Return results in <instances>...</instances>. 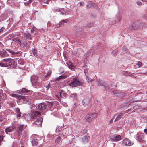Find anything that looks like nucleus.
Wrapping results in <instances>:
<instances>
[{
	"label": "nucleus",
	"mask_w": 147,
	"mask_h": 147,
	"mask_svg": "<svg viewBox=\"0 0 147 147\" xmlns=\"http://www.w3.org/2000/svg\"><path fill=\"white\" fill-rule=\"evenodd\" d=\"M87 78V80L88 82L91 81L92 79L89 77L88 75L86 76Z\"/></svg>",
	"instance_id": "obj_45"
},
{
	"label": "nucleus",
	"mask_w": 147,
	"mask_h": 147,
	"mask_svg": "<svg viewBox=\"0 0 147 147\" xmlns=\"http://www.w3.org/2000/svg\"><path fill=\"white\" fill-rule=\"evenodd\" d=\"M53 102H47V105L49 107V108H50L53 106Z\"/></svg>",
	"instance_id": "obj_36"
},
{
	"label": "nucleus",
	"mask_w": 147,
	"mask_h": 147,
	"mask_svg": "<svg viewBox=\"0 0 147 147\" xmlns=\"http://www.w3.org/2000/svg\"><path fill=\"white\" fill-rule=\"evenodd\" d=\"M51 74V72H49L46 75V77H47L49 76Z\"/></svg>",
	"instance_id": "obj_59"
},
{
	"label": "nucleus",
	"mask_w": 147,
	"mask_h": 147,
	"mask_svg": "<svg viewBox=\"0 0 147 147\" xmlns=\"http://www.w3.org/2000/svg\"><path fill=\"white\" fill-rule=\"evenodd\" d=\"M9 66L12 67H15L17 65L16 62L14 60L10 58Z\"/></svg>",
	"instance_id": "obj_12"
},
{
	"label": "nucleus",
	"mask_w": 147,
	"mask_h": 147,
	"mask_svg": "<svg viewBox=\"0 0 147 147\" xmlns=\"http://www.w3.org/2000/svg\"><path fill=\"white\" fill-rule=\"evenodd\" d=\"M41 113L38 111H33L32 113L31 114L32 116V119H35L36 118L37 116L40 115Z\"/></svg>",
	"instance_id": "obj_13"
},
{
	"label": "nucleus",
	"mask_w": 147,
	"mask_h": 147,
	"mask_svg": "<svg viewBox=\"0 0 147 147\" xmlns=\"http://www.w3.org/2000/svg\"><path fill=\"white\" fill-rule=\"evenodd\" d=\"M46 87L47 88V90L49 89V88L50 87V85H49V83L48 85L47 86H46Z\"/></svg>",
	"instance_id": "obj_53"
},
{
	"label": "nucleus",
	"mask_w": 147,
	"mask_h": 147,
	"mask_svg": "<svg viewBox=\"0 0 147 147\" xmlns=\"http://www.w3.org/2000/svg\"><path fill=\"white\" fill-rule=\"evenodd\" d=\"M29 91V90H27L25 88H23L22 90V92H28Z\"/></svg>",
	"instance_id": "obj_42"
},
{
	"label": "nucleus",
	"mask_w": 147,
	"mask_h": 147,
	"mask_svg": "<svg viewBox=\"0 0 147 147\" xmlns=\"http://www.w3.org/2000/svg\"><path fill=\"white\" fill-rule=\"evenodd\" d=\"M113 93L115 95L117 96L119 98H121L123 96L121 93L118 91L114 90L113 92Z\"/></svg>",
	"instance_id": "obj_19"
},
{
	"label": "nucleus",
	"mask_w": 147,
	"mask_h": 147,
	"mask_svg": "<svg viewBox=\"0 0 147 147\" xmlns=\"http://www.w3.org/2000/svg\"><path fill=\"white\" fill-rule=\"evenodd\" d=\"M104 88H105V90H107L109 89V86L107 84L105 83V86H104Z\"/></svg>",
	"instance_id": "obj_46"
},
{
	"label": "nucleus",
	"mask_w": 147,
	"mask_h": 147,
	"mask_svg": "<svg viewBox=\"0 0 147 147\" xmlns=\"http://www.w3.org/2000/svg\"><path fill=\"white\" fill-rule=\"evenodd\" d=\"M5 28H1L0 29V32H2L4 30Z\"/></svg>",
	"instance_id": "obj_58"
},
{
	"label": "nucleus",
	"mask_w": 147,
	"mask_h": 147,
	"mask_svg": "<svg viewBox=\"0 0 147 147\" xmlns=\"http://www.w3.org/2000/svg\"><path fill=\"white\" fill-rule=\"evenodd\" d=\"M69 85L73 87H75L82 85V83L77 78H74L71 80V82L69 84Z\"/></svg>",
	"instance_id": "obj_3"
},
{
	"label": "nucleus",
	"mask_w": 147,
	"mask_h": 147,
	"mask_svg": "<svg viewBox=\"0 0 147 147\" xmlns=\"http://www.w3.org/2000/svg\"><path fill=\"white\" fill-rule=\"evenodd\" d=\"M15 111L17 113H21L20 111V109L18 108H16L15 109Z\"/></svg>",
	"instance_id": "obj_43"
},
{
	"label": "nucleus",
	"mask_w": 147,
	"mask_h": 147,
	"mask_svg": "<svg viewBox=\"0 0 147 147\" xmlns=\"http://www.w3.org/2000/svg\"><path fill=\"white\" fill-rule=\"evenodd\" d=\"M67 22V19H66L65 20H62L59 23V24H57V26L61 27H62L64 23H66Z\"/></svg>",
	"instance_id": "obj_18"
},
{
	"label": "nucleus",
	"mask_w": 147,
	"mask_h": 147,
	"mask_svg": "<svg viewBox=\"0 0 147 147\" xmlns=\"http://www.w3.org/2000/svg\"><path fill=\"white\" fill-rule=\"evenodd\" d=\"M5 50L11 53L12 55H14L15 54H17L18 53V51L16 52L13 51L9 49H6Z\"/></svg>",
	"instance_id": "obj_27"
},
{
	"label": "nucleus",
	"mask_w": 147,
	"mask_h": 147,
	"mask_svg": "<svg viewBox=\"0 0 147 147\" xmlns=\"http://www.w3.org/2000/svg\"><path fill=\"white\" fill-rule=\"evenodd\" d=\"M21 113H17L16 114L17 117L18 119H20L21 116Z\"/></svg>",
	"instance_id": "obj_44"
},
{
	"label": "nucleus",
	"mask_w": 147,
	"mask_h": 147,
	"mask_svg": "<svg viewBox=\"0 0 147 147\" xmlns=\"http://www.w3.org/2000/svg\"><path fill=\"white\" fill-rule=\"evenodd\" d=\"M9 54L5 50H3L2 51H0V56L2 57H7Z\"/></svg>",
	"instance_id": "obj_15"
},
{
	"label": "nucleus",
	"mask_w": 147,
	"mask_h": 147,
	"mask_svg": "<svg viewBox=\"0 0 147 147\" xmlns=\"http://www.w3.org/2000/svg\"><path fill=\"white\" fill-rule=\"evenodd\" d=\"M105 82L102 80H100L97 81V84L98 85L104 86Z\"/></svg>",
	"instance_id": "obj_29"
},
{
	"label": "nucleus",
	"mask_w": 147,
	"mask_h": 147,
	"mask_svg": "<svg viewBox=\"0 0 147 147\" xmlns=\"http://www.w3.org/2000/svg\"><path fill=\"white\" fill-rule=\"evenodd\" d=\"M7 14H2L0 16V21H3L5 20L7 18Z\"/></svg>",
	"instance_id": "obj_24"
},
{
	"label": "nucleus",
	"mask_w": 147,
	"mask_h": 147,
	"mask_svg": "<svg viewBox=\"0 0 147 147\" xmlns=\"http://www.w3.org/2000/svg\"><path fill=\"white\" fill-rule=\"evenodd\" d=\"M47 105L45 103H41L38 106V108L40 110H43L46 108Z\"/></svg>",
	"instance_id": "obj_11"
},
{
	"label": "nucleus",
	"mask_w": 147,
	"mask_h": 147,
	"mask_svg": "<svg viewBox=\"0 0 147 147\" xmlns=\"http://www.w3.org/2000/svg\"><path fill=\"white\" fill-rule=\"evenodd\" d=\"M13 42H15L16 43H17L19 45H20L21 43V40H20L19 37H17L16 38H14L13 39Z\"/></svg>",
	"instance_id": "obj_22"
},
{
	"label": "nucleus",
	"mask_w": 147,
	"mask_h": 147,
	"mask_svg": "<svg viewBox=\"0 0 147 147\" xmlns=\"http://www.w3.org/2000/svg\"><path fill=\"white\" fill-rule=\"evenodd\" d=\"M42 122V117H39L34 122V123L36 125H40L41 124Z\"/></svg>",
	"instance_id": "obj_21"
},
{
	"label": "nucleus",
	"mask_w": 147,
	"mask_h": 147,
	"mask_svg": "<svg viewBox=\"0 0 147 147\" xmlns=\"http://www.w3.org/2000/svg\"><path fill=\"white\" fill-rule=\"evenodd\" d=\"M97 115L96 113H93L91 115H87L85 119L86 121L88 122H89L92 119L95 118Z\"/></svg>",
	"instance_id": "obj_9"
},
{
	"label": "nucleus",
	"mask_w": 147,
	"mask_h": 147,
	"mask_svg": "<svg viewBox=\"0 0 147 147\" xmlns=\"http://www.w3.org/2000/svg\"><path fill=\"white\" fill-rule=\"evenodd\" d=\"M132 28H134L136 27H140V26L139 25H140V24L139 23H136V24L132 23Z\"/></svg>",
	"instance_id": "obj_33"
},
{
	"label": "nucleus",
	"mask_w": 147,
	"mask_h": 147,
	"mask_svg": "<svg viewBox=\"0 0 147 147\" xmlns=\"http://www.w3.org/2000/svg\"><path fill=\"white\" fill-rule=\"evenodd\" d=\"M61 12L62 14H66L67 13V11L65 10H63Z\"/></svg>",
	"instance_id": "obj_47"
},
{
	"label": "nucleus",
	"mask_w": 147,
	"mask_h": 147,
	"mask_svg": "<svg viewBox=\"0 0 147 147\" xmlns=\"http://www.w3.org/2000/svg\"><path fill=\"white\" fill-rule=\"evenodd\" d=\"M144 131L146 134H147V129H144Z\"/></svg>",
	"instance_id": "obj_56"
},
{
	"label": "nucleus",
	"mask_w": 147,
	"mask_h": 147,
	"mask_svg": "<svg viewBox=\"0 0 147 147\" xmlns=\"http://www.w3.org/2000/svg\"><path fill=\"white\" fill-rule=\"evenodd\" d=\"M14 130V128L12 126L6 128L5 129V131L7 134L9 132H11Z\"/></svg>",
	"instance_id": "obj_20"
},
{
	"label": "nucleus",
	"mask_w": 147,
	"mask_h": 147,
	"mask_svg": "<svg viewBox=\"0 0 147 147\" xmlns=\"http://www.w3.org/2000/svg\"><path fill=\"white\" fill-rule=\"evenodd\" d=\"M117 49H115L114 50H113L112 52V53L114 55H115L116 53L117 52Z\"/></svg>",
	"instance_id": "obj_50"
},
{
	"label": "nucleus",
	"mask_w": 147,
	"mask_h": 147,
	"mask_svg": "<svg viewBox=\"0 0 147 147\" xmlns=\"http://www.w3.org/2000/svg\"><path fill=\"white\" fill-rule=\"evenodd\" d=\"M31 138L32 139V143L33 146H36L38 144L41 145V144L39 142V140H41V138L37 135L33 134L31 136Z\"/></svg>",
	"instance_id": "obj_1"
},
{
	"label": "nucleus",
	"mask_w": 147,
	"mask_h": 147,
	"mask_svg": "<svg viewBox=\"0 0 147 147\" xmlns=\"http://www.w3.org/2000/svg\"><path fill=\"white\" fill-rule=\"evenodd\" d=\"M24 118L26 121H29L32 119V114H28L24 116Z\"/></svg>",
	"instance_id": "obj_17"
},
{
	"label": "nucleus",
	"mask_w": 147,
	"mask_h": 147,
	"mask_svg": "<svg viewBox=\"0 0 147 147\" xmlns=\"http://www.w3.org/2000/svg\"><path fill=\"white\" fill-rule=\"evenodd\" d=\"M65 94L64 92L63 91H61L58 93V95H56V97L60 100V97L61 98H63L65 96Z\"/></svg>",
	"instance_id": "obj_16"
},
{
	"label": "nucleus",
	"mask_w": 147,
	"mask_h": 147,
	"mask_svg": "<svg viewBox=\"0 0 147 147\" xmlns=\"http://www.w3.org/2000/svg\"><path fill=\"white\" fill-rule=\"evenodd\" d=\"M114 117L113 118H112V119L110 121L109 123H112L113 121V119H114Z\"/></svg>",
	"instance_id": "obj_57"
},
{
	"label": "nucleus",
	"mask_w": 147,
	"mask_h": 147,
	"mask_svg": "<svg viewBox=\"0 0 147 147\" xmlns=\"http://www.w3.org/2000/svg\"><path fill=\"white\" fill-rule=\"evenodd\" d=\"M10 58L5 59L0 62V66L3 67H8L9 65Z\"/></svg>",
	"instance_id": "obj_4"
},
{
	"label": "nucleus",
	"mask_w": 147,
	"mask_h": 147,
	"mask_svg": "<svg viewBox=\"0 0 147 147\" xmlns=\"http://www.w3.org/2000/svg\"><path fill=\"white\" fill-rule=\"evenodd\" d=\"M123 49L125 50H127V48L125 47H123Z\"/></svg>",
	"instance_id": "obj_63"
},
{
	"label": "nucleus",
	"mask_w": 147,
	"mask_h": 147,
	"mask_svg": "<svg viewBox=\"0 0 147 147\" xmlns=\"http://www.w3.org/2000/svg\"><path fill=\"white\" fill-rule=\"evenodd\" d=\"M72 95H74L73 96L74 97H75L77 96V94L76 93H74L72 94Z\"/></svg>",
	"instance_id": "obj_62"
},
{
	"label": "nucleus",
	"mask_w": 147,
	"mask_h": 147,
	"mask_svg": "<svg viewBox=\"0 0 147 147\" xmlns=\"http://www.w3.org/2000/svg\"><path fill=\"white\" fill-rule=\"evenodd\" d=\"M84 72L86 76H87V75H88V70L87 69H86L84 70Z\"/></svg>",
	"instance_id": "obj_49"
},
{
	"label": "nucleus",
	"mask_w": 147,
	"mask_h": 147,
	"mask_svg": "<svg viewBox=\"0 0 147 147\" xmlns=\"http://www.w3.org/2000/svg\"><path fill=\"white\" fill-rule=\"evenodd\" d=\"M24 1H26L25 2H24V5H28L29 4L31 3L33 1V0H24Z\"/></svg>",
	"instance_id": "obj_32"
},
{
	"label": "nucleus",
	"mask_w": 147,
	"mask_h": 147,
	"mask_svg": "<svg viewBox=\"0 0 147 147\" xmlns=\"http://www.w3.org/2000/svg\"><path fill=\"white\" fill-rule=\"evenodd\" d=\"M123 74L126 76H129L132 77L133 76L132 74H131L130 72H129L128 71H124L123 72Z\"/></svg>",
	"instance_id": "obj_35"
},
{
	"label": "nucleus",
	"mask_w": 147,
	"mask_h": 147,
	"mask_svg": "<svg viewBox=\"0 0 147 147\" xmlns=\"http://www.w3.org/2000/svg\"><path fill=\"white\" fill-rule=\"evenodd\" d=\"M110 139L112 141L117 142L120 140L121 139V138L119 135L115 134L111 136L110 137Z\"/></svg>",
	"instance_id": "obj_6"
},
{
	"label": "nucleus",
	"mask_w": 147,
	"mask_h": 147,
	"mask_svg": "<svg viewBox=\"0 0 147 147\" xmlns=\"http://www.w3.org/2000/svg\"><path fill=\"white\" fill-rule=\"evenodd\" d=\"M136 4L139 6H140L141 5L142 3L140 1H137L136 2Z\"/></svg>",
	"instance_id": "obj_51"
},
{
	"label": "nucleus",
	"mask_w": 147,
	"mask_h": 147,
	"mask_svg": "<svg viewBox=\"0 0 147 147\" xmlns=\"http://www.w3.org/2000/svg\"><path fill=\"white\" fill-rule=\"evenodd\" d=\"M20 145L19 143L14 142L13 144L12 147H20Z\"/></svg>",
	"instance_id": "obj_38"
},
{
	"label": "nucleus",
	"mask_w": 147,
	"mask_h": 147,
	"mask_svg": "<svg viewBox=\"0 0 147 147\" xmlns=\"http://www.w3.org/2000/svg\"><path fill=\"white\" fill-rule=\"evenodd\" d=\"M136 139L141 143H143L145 142V140L144 138V134H138L136 135Z\"/></svg>",
	"instance_id": "obj_5"
},
{
	"label": "nucleus",
	"mask_w": 147,
	"mask_h": 147,
	"mask_svg": "<svg viewBox=\"0 0 147 147\" xmlns=\"http://www.w3.org/2000/svg\"><path fill=\"white\" fill-rule=\"evenodd\" d=\"M89 102V100L88 98H85L83 101V104L84 105H86Z\"/></svg>",
	"instance_id": "obj_26"
},
{
	"label": "nucleus",
	"mask_w": 147,
	"mask_h": 147,
	"mask_svg": "<svg viewBox=\"0 0 147 147\" xmlns=\"http://www.w3.org/2000/svg\"><path fill=\"white\" fill-rule=\"evenodd\" d=\"M52 24H51V23L50 22H48L47 24V27H52Z\"/></svg>",
	"instance_id": "obj_48"
},
{
	"label": "nucleus",
	"mask_w": 147,
	"mask_h": 147,
	"mask_svg": "<svg viewBox=\"0 0 147 147\" xmlns=\"http://www.w3.org/2000/svg\"><path fill=\"white\" fill-rule=\"evenodd\" d=\"M92 50V49H90V50H89L87 52V53L88 54H89V51H90Z\"/></svg>",
	"instance_id": "obj_64"
},
{
	"label": "nucleus",
	"mask_w": 147,
	"mask_h": 147,
	"mask_svg": "<svg viewBox=\"0 0 147 147\" xmlns=\"http://www.w3.org/2000/svg\"><path fill=\"white\" fill-rule=\"evenodd\" d=\"M16 0H8L7 2L9 3H15V2L18 3L17 2L15 1Z\"/></svg>",
	"instance_id": "obj_41"
},
{
	"label": "nucleus",
	"mask_w": 147,
	"mask_h": 147,
	"mask_svg": "<svg viewBox=\"0 0 147 147\" xmlns=\"http://www.w3.org/2000/svg\"><path fill=\"white\" fill-rule=\"evenodd\" d=\"M79 4H80V6H82V5H83L84 4V2H79Z\"/></svg>",
	"instance_id": "obj_60"
},
{
	"label": "nucleus",
	"mask_w": 147,
	"mask_h": 147,
	"mask_svg": "<svg viewBox=\"0 0 147 147\" xmlns=\"http://www.w3.org/2000/svg\"><path fill=\"white\" fill-rule=\"evenodd\" d=\"M9 36L11 38H12L14 36V35L13 34H9Z\"/></svg>",
	"instance_id": "obj_55"
},
{
	"label": "nucleus",
	"mask_w": 147,
	"mask_h": 147,
	"mask_svg": "<svg viewBox=\"0 0 147 147\" xmlns=\"http://www.w3.org/2000/svg\"><path fill=\"white\" fill-rule=\"evenodd\" d=\"M26 125H22L19 126L18 129H17L18 132V136H20L22 134V132L24 130V129L26 127Z\"/></svg>",
	"instance_id": "obj_7"
},
{
	"label": "nucleus",
	"mask_w": 147,
	"mask_h": 147,
	"mask_svg": "<svg viewBox=\"0 0 147 147\" xmlns=\"http://www.w3.org/2000/svg\"><path fill=\"white\" fill-rule=\"evenodd\" d=\"M38 79V77L37 76L33 75L31 76V81L33 86H40L41 85L40 82Z\"/></svg>",
	"instance_id": "obj_2"
},
{
	"label": "nucleus",
	"mask_w": 147,
	"mask_h": 147,
	"mask_svg": "<svg viewBox=\"0 0 147 147\" xmlns=\"http://www.w3.org/2000/svg\"><path fill=\"white\" fill-rule=\"evenodd\" d=\"M68 66V67L71 70H74L75 68L74 66L71 63L69 62L67 63Z\"/></svg>",
	"instance_id": "obj_23"
},
{
	"label": "nucleus",
	"mask_w": 147,
	"mask_h": 147,
	"mask_svg": "<svg viewBox=\"0 0 147 147\" xmlns=\"http://www.w3.org/2000/svg\"><path fill=\"white\" fill-rule=\"evenodd\" d=\"M82 141L84 143L87 142L88 140L87 137L86 136H84L82 138Z\"/></svg>",
	"instance_id": "obj_37"
},
{
	"label": "nucleus",
	"mask_w": 147,
	"mask_h": 147,
	"mask_svg": "<svg viewBox=\"0 0 147 147\" xmlns=\"http://www.w3.org/2000/svg\"><path fill=\"white\" fill-rule=\"evenodd\" d=\"M121 15L120 14H117L114 20L112 22H111L110 24H114L120 21L121 19Z\"/></svg>",
	"instance_id": "obj_8"
},
{
	"label": "nucleus",
	"mask_w": 147,
	"mask_h": 147,
	"mask_svg": "<svg viewBox=\"0 0 147 147\" xmlns=\"http://www.w3.org/2000/svg\"><path fill=\"white\" fill-rule=\"evenodd\" d=\"M92 24H88L86 25V27H92Z\"/></svg>",
	"instance_id": "obj_54"
},
{
	"label": "nucleus",
	"mask_w": 147,
	"mask_h": 147,
	"mask_svg": "<svg viewBox=\"0 0 147 147\" xmlns=\"http://www.w3.org/2000/svg\"><path fill=\"white\" fill-rule=\"evenodd\" d=\"M24 36L27 39H28L29 40H30L31 39V38L32 36L29 33H27L25 34Z\"/></svg>",
	"instance_id": "obj_25"
},
{
	"label": "nucleus",
	"mask_w": 147,
	"mask_h": 147,
	"mask_svg": "<svg viewBox=\"0 0 147 147\" xmlns=\"http://www.w3.org/2000/svg\"><path fill=\"white\" fill-rule=\"evenodd\" d=\"M12 96L13 97H15L19 99L20 97V95H18L17 94H12Z\"/></svg>",
	"instance_id": "obj_39"
},
{
	"label": "nucleus",
	"mask_w": 147,
	"mask_h": 147,
	"mask_svg": "<svg viewBox=\"0 0 147 147\" xmlns=\"http://www.w3.org/2000/svg\"><path fill=\"white\" fill-rule=\"evenodd\" d=\"M94 5V3L91 1H89L88 2V3L87 5V7L88 8H90L92 7Z\"/></svg>",
	"instance_id": "obj_34"
},
{
	"label": "nucleus",
	"mask_w": 147,
	"mask_h": 147,
	"mask_svg": "<svg viewBox=\"0 0 147 147\" xmlns=\"http://www.w3.org/2000/svg\"><path fill=\"white\" fill-rule=\"evenodd\" d=\"M142 63L140 61H139L137 63V65L139 67H140L141 66Z\"/></svg>",
	"instance_id": "obj_52"
},
{
	"label": "nucleus",
	"mask_w": 147,
	"mask_h": 147,
	"mask_svg": "<svg viewBox=\"0 0 147 147\" xmlns=\"http://www.w3.org/2000/svg\"><path fill=\"white\" fill-rule=\"evenodd\" d=\"M122 142L123 144L125 146H129L133 144L129 139L127 138L124 139Z\"/></svg>",
	"instance_id": "obj_10"
},
{
	"label": "nucleus",
	"mask_w": 147,
	"mask_h": 147,
	"mask_svg": "<svg viewBox=\"0 0 147 147\" xmlns=\"http://www.w3.org/2000/svg\"><path fill=\"white\" fill-rule=\"evenodd\" d=\"M28 97L26 96H20L19 99H18L17 101V103L18 104H20V102L21 101H22V100L25 101L26 100L27 102H28Z\"/></svg>",
	"instance_id": "obj_14"
},
{
	"label": "nucleus",
	"mask_w": 147,
	"mask_h": 147,
	"mask_svg": "<svg viewBox=\"0 0 147 147\" xmlns=\"http://www.w3.org/2000/svg\"><path fill=\"white\" fill-rule=\"evenodd\" d=\"M67 75L63 74L61 76H59L58 77V79H65L66 78H67Z\"/></svg>",
	"instance_id": "obj_28"
},
{
	"label": "nucleus",
	"mask_w": 147,
	"mask_h": 147,
	"mask_svg": "<svg viewBox=\"0 0 147 147\" xmlns=\"http://www.w3.org/2000/svg\"><path fill=\"white\" fill-rule=\"evenodd\" d=\"M122 115V113H119L118 114V115L117 116V117L115 119L114 121L115 122L116 121H117L118 120H119L121 118V117Z\"/></svg>",
	"instance_id": "obj_31"
},
{
	"label": "nucleus",
	"mask_w": 147,
	"mask_h": 147,
	"mask_svg": "<svg viewBox=\"0 0 147 147\" xmlns=\"http://www.w3.org/2000/svg\"><path fill=\"white\" fill-rule=\"evenodd\" d=\"M61 139V137L60 136H58V137L57 138V139H56L55 141V142L56 143H58L60 141Z\"/></svg>",
	"instance_id": "obj_40"
},
{
	"label": "nucleus",
	"mask_w": 147,
	"mask_h": 147,
	"mask_svg": "<svg viewBox=\"0 0 147 147\" xmlns=\"http://www.w3.org/2000/svg\"><path fill=\"white\" fill-rule=\"evenodd\" d=\"M34 28H32L31 29V32L32 33L34 31Z\"/></svg>",
	"instance_id": "obj_61"
},
{
	"label": "nucleus",
	"mask_w": 147,
	"mask_h": 147,
	"mask_svg": "<svg viewBox=\"0 0 147 147\" xmlns=\"http://www.w3.org/2000/svg\"><path fill=\"white\" fill-rule=\"evenodd\" d=\"M37 50L34 49L32 50V53L33 55L35 56L36 58H38V56L37 55Z\"/></svg>",
	"instance_id": "obj_30"
}]
</instances>
